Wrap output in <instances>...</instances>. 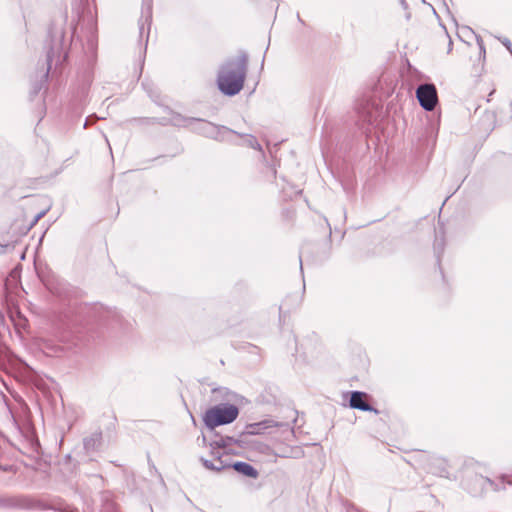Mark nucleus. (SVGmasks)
Here are the masks:
<instances>
[{"instance_id": "nucleus-1", "label": "nucleus", "mask_w": 512, "mask_h": 512, "mask_svg": "<svg viewBox=\"0 0 512 512\" xmlns=\"http://www.w3.org/2000/svg\"><path fill=\"white\" fill-rule=\"evenodd\" d=\"M247 68V57L239 54L225 62L220 68L217 84L220 91L228 96L238 94L244 85Z\"/></svg>"}, {"instance_id": "nucleus-2", "label": "nucleus", "mask_w": 512, "mask_h": 512, "mask_svg": "<svg viewBox=\"0 0 512 512\" xmlns=\"http://www.w3.org/2000/svg\"><path fill=\"white\" fill-rule=\"evenodd\" d=\"M239 414L238 408L233 404H219L206 411L204 422L207 427L215 428L233 422Z\"/></svg>"}, {"instance_id": "nucleus-3", "label": "nucleus", "mask_w": 512, "mask_h": 512, "mask_svg": "<svg viewBox=\"0 0 512 512\" xmlns=\"http://www.w3.org/2000/svg\"><path fill=\"white\" fill-rule=\"evenodd\" d=\"M417 99L421 107L427 111H432L437 102V91L433 84H422L416 90Z\"/></svg>"}, {"instance_id": "nucleus-4", "label": "nucleus", "mask_w": 512, "mask_h": 512, "mask_svg": "<svg viewBox=\"0 0 512 512\" xmlns=\"http://www.w3.org/2000/svg\"><path fill=\"white\" fill-rule=\"evenodd\" d=\"M284 424L278 423L274 420H264L258 423H253L248 426V433L252 435H259L263 434L267 429L273 428V427H282Z\"/></svg>"}, {"instance_id": "nucleus-5", "label": "nucleus", "mask_w": 512, "mask_h": 512, "mask_svg": "<svg viewBox=\"0 0 512 512\" xmlns=\"http://www.w3.org/2000/svg\"><path fill=\"white\" fill-rule=\"evenodd\" d=\"M225 457L226 455H219L215 456L212 460L202 458L201 461L207 469L213 471H221L222 469L231 467V463L224 459Z\"/></svg>"}, {"instance_id": "nucleus-6", "label": "nucleus", "mask_w": 512, "mask_h": 512, "mask_svg": "<svg viewBox=\"0 0 512 512\" xmlns=\"http://www.w3.org/2000/svg\"><path fill=\"white\" fill-rule=\"evenodd\" d=\"M365 393L355 391L351 394L350 406L362 411H371L372 407L364 401Z\"/></svg>"}, {"instance_id": "nucleus-7", "label": "nucleus", "mask_w": 512, "mask_h": 512, "mask_svg": "<svg viewBox=\"0 0 512 512\" xmlns=\"http://www.w3.org/2000/svg\"><path fill=\"white\" fill-rule=\"evenodd\" d=\"M231 467H233L237 472L248 477L256 478L258 475L257 471L246 462H236L231 464Z\"/></svg>"}, {"instance_id": "nucleus-8", "label": "nucleus", "mask_w": 512, "mask_h": 512, "mask_svg": "<svg viewBox=\"0 0 512 512\" xmlns=\"http://www.w3.org/2000/svg\"><path fill=\"white\" fill-rule=\"evenodd\" d=\"M201 127H202V130H203V133L206 135V136H213L214 135V131L216 130V127L209 123V122H202L201 123Z\"/></svg>"}, {"instance_id": "nucleus-9", "label": "nucleus", "mask_w": 512, "mask_h": 512, "mask_svg": "<svg viewBox=\"0 0 512 512\" xmlns=\"http://www.w3.org/2000/svg\"><path fill=\"white\" fill-rule=\"evenodd\" d=\"M247 142L248 144L254 148V149H258L260 150L261 149V146L259 145V143L252 137V136H249L248 139H247Z\"/></svg>"}, {"instance_id": "nucleus-10", "label": "nucleus", "mask_w": 512, "mask_h": 512, "mask_svg": "<svg viewBox=\"0 0 512 512\" xmlns=\"http://www.w3.org/2000/svg\"><path fill=\"white\" fill-rule=\"evenodd\" d=\"M502 43H503V45H504V46H506V47H507V49H508V50L510 51V53L512 54V44H511L510 40H509V39H507V38H504V39L502 40Z\"/></svg>"}, {"instance_id": "nucleus-11", "label": "nucleus", "mask_w": 512, "mask_h": 512, "mask_svg": "<svg viewBox=\"0 0 512 512\" xmlns=\"http://www.w3.org/2000/svg\"><path fill=\"white\" fill-rule=\"evenodd\" d=\"M45 213H46L45 211H42V212H40L39 214H37V215L35 216V219H34V221H33L32 225H34L35 223H37V222L39 221V219H40V218H42V217L45 215Z\"/></svg>"}]
</instances>
